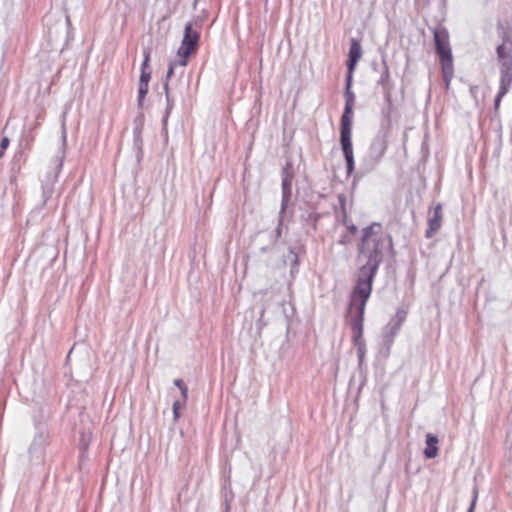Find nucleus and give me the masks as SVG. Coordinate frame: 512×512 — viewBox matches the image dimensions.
Wrapping results in <instances>:
<instances>
[{
  "label": "nucleus",
  "mask_w": 512,
  "mask_h": 512,
  "mask_svg": "<svg viewBox=\"0 0 512 512\" xmlns=\"http://www.w3.org/2000/svg\"><path fill=\"white\" fill-rule=\"evenodd\" d=\"M391 237L380 223H373L363 229L358 249L359 267L355 274V286L349 295L348 316L352 330V341L357 349L359 362L363 361L366 351L363 339L364 313L372 293L373 281L383 260L384 253L392 250Z\"/></svg>",
  "instance_id": "1"
},
{
  "label": "nucleus",
  "mask_w": 512,
  "mask_h": 512,
  "mask_svg": "<svg viewBox=\"0 0 512 512\" xmlns=\"http://www.w3.org/2000/svg\"><path fill=\"white\" fill-rule=\"evenodd\" d=\"M345 108L340 122V144L346 161L347 175L354 171V154L352 147V112L355 104V95L351 88L345 89Z\"/></svg>",
  "instance_id": "2"
},
{
  "label": "nucleus",
  "mask_w": 512,
  "mask_h": 512,
  "mask_svg": "<svg viewBox=\"0 0 512 512\" xmlns=\"http://www.w3.org/2000/svg\"><path fill=\"white\" fill-rule=\"evenodd\" d=\"M434 43L436 52L440 57L443 78L448 86L453 76V58L449 42V33L441 25L433 29Z\"/></svg>",
  "instance_id": "3"
},
{
  "label": "nucleus",
  "mask_w": 512,
  "mask_h": 512,
  "mask_svg": "<svg viewBox=\"0 0 512 512\" xmlns=\"http://www.w3.org/2000/svg\"><path fill=\"white\" fill-rule=\"evenodd\" d=\"M282 200H281V207L278 217V225L276 228V235L272 239V244H275L278 238L281 237L282 232V224H283V218L284 213L288 207L291 194H292V180H293V173L291 171V164L287 163L286 166L282 170Z\"/></svg>",
  "instance_id": "4"
},
{
  "label": "nucleus",
  "mask_w": 512,
  "mask_h": 512,
  "mask_svg": "<svg viewBox=\"0 0 512 512\" xmlns=\"http://www.w3.org/2000/svg\"><path fill=\"white\" fill-rule=\"evenodd\" d=\"M61 138H62V152L61 156L57 157L54 161V167L52 173L47 175V180L43 184V197L46 202L52 195L53 185L57 181L58 175L62 169L63 161L65 158V148L67 143V134H66V122H65V113L62 116L61 123Z\"/></svg>",
  "instance_id": "5"
},
{
  "label": "nucleus",
  "mask_w": 512,
  "mask_h": 512,
  "mask_svg": "<svg viewBox=\"0 0 512 512\" xmlns=\"http://www.w3.org/2000/svg\"><path fill=\"white\" fill-rule=\"evenodd\" d=\"M199 31L194 29L191 23L186 24L181 46L178 49L180 67H185L189 56L195 51L199 41Z\"/></svg>",
  "instance_id": "6"
},
{
  "label": "nucleus",
  "mask_w": 512,
  "mask_h": 512,
  "mask_svg": "<svg viewBox=\"0 0 512 512\" xmlns=\"http://www.w3.org/2000/svg\"><path fill=\"white\" fill-rule=\"evenodd\" d=\"M405 318H406V312L403 310H398L396 312L395 316L390 320V322L384 328L383 343L388 352L390 351V349L394 343V338L398 334L403 322L405 321Z\"/></svg>",
  "instance_id": "7"
},
{
  "label": "nucleus",
  "mask_w": 512,
  "mask_h": 512,
  "mask_svg": "<svg viewBox=\"0 0 512 512\" xmlns=\"http://www.w3.org/2000/svg\"><path fill=\"white\" fill-rule=\"evenodd\" d=\"M48 439V432L45 428H39L36 432L32 443L28 449L31 459L42 461L44 457L45 445Z\"/></svg>",
  "instance_id": "8"
},
{
  "label": "nucleus",
  "mask_w": 512,
  "mask_h": 512,
  "mask_svg": "<svg viewBox=\"0 0 512 512\" xmlns=\"http://www.w3.org/2000/svg\"><path fill=\"white\" fill-rule=\"evenodd\" d=\"M443 220L442 204L438 203L428 213V228L425 231L427 238H432L441 228Z\"/></svg>",
  "instance_id": "9"
},
{
  "label": "nucleus",
  "mask_w": 512,
  "mask_h": 512,
  "mask_svg": "<svg viewBox=\"0 0 512 512\" xmlns=\"http://www.w3.org/2000/svg\"><path fill=\"white\" fill-rule=\"evenodd\" d=\"M362 56V48L360 43L356 39H351L350 49H349V59L347 62V68L350 70V73H353L355 66L358 60Z\"/></svg>",
  "instance_id": "10"
},
{
  "label": "nucleus",
  "mask_w": 512,
  "mask_h": 512,
  "mask_svg": "<svg viewBox=\"0 0 512 512\" xmlns=\"http://www.w3.org/2000/svg\"><path fill=\"white\" fill-rule=\"evenodd\" d=\"M512 85V65L500 66V87L501 94H507Z\"/></svg>",
  "instance_id": "11"
},
{
  "label": "nucleus",
  "mask_w": 512,
  "mask_h": 512,
  "mask_svg": "<svg viewBox=\"0 0 512 512\" xmlns=\"http://www.w3.org/2000/svg\"><path fill=\"white\" fill-rule=\"evenodd\" d=\"M387 148V143L384 136H377L371 146H370V153L375 159V162L377 163L382 156L384 155Z\"/></svg>",
  "instance_id": "12"
},
{
  "label": "nucleus",
  "mask_w": 512,
  "mask_h": 512,
  "mask_svg": "<svg viewBox=\"0 0 512 512\" xmlns=\"http://www.w3.org/2000/svg\"><path fill=\"white\" fill-rule=\"evenodd\" d=\"M438 443H439V439L436 435H434L432 433L426 434V439H425L426 447L424 449V455L426 458L432 459L438 455V452H439Z\"/></svg>",
  "instance_id": "13"
},
{
  "label": "nucleus",
  "mask_w": 512,
  "mask_h": 512,
  "mask_svg": "<svg viewBox=\"0 0 512 512\" xmlns=\"http://www.w3.org/2000/svg\"><path fill=\"white\" fill-rule=\"evenodd\" d=\"M497 58L500 66L512 65V45L499 44L496 49Z\"/></svg>",
  "instance_id": "14"
},
{
  "label": "nucleus",
  "mask_w": 512,
  "mask_h": 512,
  "mask_svg": "<svg viewBox=\"0 0 512 512\" xmlns=\"http://www.w3.org/2000/svg\"><path fill=\"white\" fill-rule=\"evenodd\" d=\"M378 84L382 86L385 98L390 101L391 98V85H390V72L386 61H383V71L378 80Z\"/></svg>",
  "instance_id": "15"
},
{
  "label": "nucleus",
  "mask_w": 512,
  "mask_h": 512,
  "mask_svg": "<svg viewBox=\"0 0 512 512\" xmlns=\"http://www.w3.org/2000/svg\"><path fill=\"white\" fill-rule=\"evenodd\" d=\"M150 54H151L150 49H148V48L144 49V51H143L144 60L141 65V74H140L139 82L149 83V81L151 79V70L149 68Z\"/></svg>",
  "instance_id": "16"
},
{
  "label": "nucleus",
  "mask_w": 512,
  "mask_h": 512,
  "mask_svg": "<svg viewBox=\"0 0 512 512\" xmlns=\"http://www.w3.org/2000/svg\"><path fill=\"white\" fill-rule=\"evenodd\" d=\"M133 145L136 150L137 161L140 162L143 157V139L141 126H136L133 130Z\"/></svg>",
  "instance_id": "17"
},
{
  "label": "nucleus",
  "mask_w": 512,
  "mask_h": 512,
  "mask_svg": "<svg viewBox=\"0 0 512 512\" xmlns=\"http://www.w3.org/2000/svg\"><path fill=\"white\" fill-rule=\"evenodd\" d=\"M497 31L502 40L501 44L512 45V28L508 24L499 21L497 23Z\"/></svg>",
  "instance_id": "18"
},
{
  "label": "nucleus",
  "mask_w": 512,
  "mask_h": 512,
  "mask_svg": "<svg viewBox=\"0 0 512 512\" xmlns=\"http://www.w3.org/2000/svg\"><path fill=\"white\" fill-rule=\"evenodd\" d=\"M149 83L139 82L138 84V106H143V100L148 93Z\"/></svg>",
  "instance_id": "19"
},
{
  "label": "nucleus",
  "mask_w": 512,
  "mask_h": 512,
  "mask_svg": "<svg viewBox=\"0 0 512 512\" xmlns=\"http://www.w3.org/2000/svg\"><path fill=\"white\" fill-rule=\"evenodd\" d=\"M185 405H186V402H184V398L174 401L172 409H173V417H174L175 421H177L180 418V416H181L180 410L182 408H184Z\"/></svg>",
  "instance_id": "20"
},
{
  "label": "nucleus",
  "mask_w": 512,
  "mask_h": 512,
  "mask_svg": "<svg viewBox=\"0 0 512 512\" xmlns=\"http://www.w3.org/2000/svg\"><path fill=\"white\" fill-rule=\"evenodd\" d=\"M174 385L180 389L181 397L184 398V402H187L188 399V387L181 379H175Z\"/></svg>",
  "instance_id": "21"
},
{
  "label": "nucleus",
  "mask_w": 512,
  "mask_h": 512,
  "mask_svg": "<svg viewBox=\"0 0 512 512\" xmlns=\"http://www.w3.org/2000/svg\"><path fill=\"white\" fill-rule=\"evenodd\" d=\"M477 499H478V490L475 487L474 490H473V498H472L471 504H470L467 512H474Z\"/></svg>",
  "instance_id": "22"
},
{
  "label": "nucleus",
  "mask_w": 512,
  "mask_h": 512,
  "mask_svg": "<svg viewBox=\"0 0 512 512\" xmlns=\"http://www.w3.org/2000/svg\"><path fill=\"white\" fill-rule=\"evenodd\" d=\"M176 66H180L179 60H177L175 62H171L169 64L168 71H167V74H166V78L167 79L172 77V75L174 74V69H175Z\"/></svg>",
  "instance_id": "23"
},
{
  "label": "nucleus",
  "mask_w": 512,
  "mask_h": 512,
  "mask_svg": "<svg viewBox=\"0 0 512 512\" xmlns=\"http://www.w3.org/2000/svg\"><path fill=\"white\" fill-rule=\"evenodd\" d=\"M339 203L341 206L343 216H344V218H346V211H345L346 197L344 195H339Z\"/></svg>",
  "instance_id": "24"
},
{
  "label": "nucleus",
  "mask_w": 512,
  "mask_h": 512,
  "mask_svg": "<svg viewBox=\"0 0 512 512\" xmlns=\"http://www.w3.org/2000/svg\"><path fill=\"white\" fill-rule=\"evenodd\" d=\"M10 140L7 136L3 137L0 142V148H2V151H5L7 147L9 146Z\"/></svg>",
  "instance_id": "25"
},
{
  "label": "nucleus",
  "mask_w": 512,
  "mask_h": 512,
  "mask_svg": "<svg viewBox=\"0 0 512 512\" xmlns=\"http://www.w3.org/2000/svg\"><path fill=\"white\" fill-rule=\"evenodd\" d=\"M506 94H501V91L499 90L496 98H495V101H494V107H495V110L498 109L499 105H500V102H501V99L505 96Z\"/></svg>",
  "instance_id": "26"
},
{
  "label": "nucleus",
  "mask_w": 512,
  "mask_h": 512,
  "mask_svg": "<svg viewBox=\"0 0 512 512\" xmlns=\"http://www.w3.org/2000/svg\"><path fill=\"white\" fill-rule=\"evenodd\" d=\"M352 74L353 73H350V70H348V74H347V77H346V87L351 88Z\"/></svg>",
  "instance_id": "27"
},
{
  "label": "nucleus",
  "mask_w": 512,
  "mask_h": 512,
  "mask_svg": "<svg viewBox=\"0 0 512 512\" xmlns=\"http://www.w3.org/2000/svg\"><path fill=\"white\" fill-rule=\"evenodd\" d=\"M339 242H340V244L346 245L347 243L350 242V239L347 235H344V236H342V238L340 239Z\"/></svg>",
  "instance_id": "28"
},
{
  "label": "nucleus",
  "mask_w": 512,
  "mask_h": 512,
  "mask_svg": "<svg viewBox=\"0 0 512 512\" xmlns=\"http://www.w3.org/2000/svg\"><path fill=\"white\" fill-rule=\"evenodd\" d=\"M164 90H165V93H166L167 101L169 102L168 83L167 82L164 85Z\"/></svg>",
  "instance_id": "29"
},
{
  "label": "nucleus",
  "mask_w": 512,
  "mask_h": 512,
  "mask_svg": "<svg viewBox=\"0 0 512 512\" xmlns=\"http://www.w3.org/2000/svg\"><path fill=\"white\" fill-rule=\"evenodd\" d=\"M348 229H349L352 233H355V232L357 231V228H356V226H354V225H350V226H348Z\"/></svg>",
  "instance_id": "30"
},
{
  "label": "nucleus",
  "mask_w": 512,
  "mask_h": 512,
  "mask_svg": "<svg viewBox=\"0 0 512 512\" xmlns=\"http://www.w3.org/2000/svg\"><path fill=\"white\" fill-rule=\"evenodd\" d=\"M73 350H74V349L72 348V349L69 351L68 356H67V358H68V359H70L71 354L73 353Z\"/></svg>",
  "instance_id": "31"
},
{
  "label": "nucleus",
  "mask_w": 512,
  "mask_h": 512,
  "mask_svg": "<svg viewBox=\"0 0 512 512\" xmlns=\"http://www.w3.org/2000/svg\"><path fill=\"white\" fill-rule=\"evenodd\" d=\"M4 151H2V148H0V159L3 157Z\"/></svg>",
  "instance_id": "32"
},
{
  "label": "nucleus",
  "mask_w": 512,
  "mask_h": 512,
  "mask_svg": "<svg viewBox=\"0 0 512 512\" xmlns=\"http://www.w3.org/2000/svg\"><path fill=\"white\" fill-rule=\"evenodd\" d=\"M261 251L262 252L266 251V247H261Z\"/></svg>",
  "instance_id": "33"
}]
</instances>
